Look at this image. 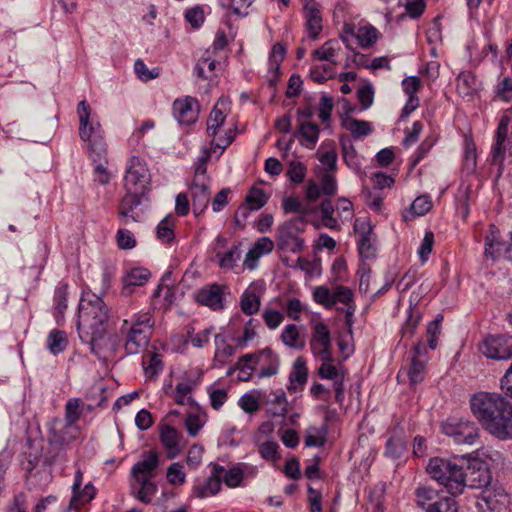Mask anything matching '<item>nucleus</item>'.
<instances>
[{
    "instance_id": "nucleus-2",
    "label": "nucleus",
    "mask_w": 512,
    "mask_h": 512,
    "mask_svg": "<svg viewBox=\"0 0 512 512\" xmlns=\"http://www.w3.org/2000/svg\"><path fill=\"white\" fill-rule=\"evenodd\" d=\"M109 309L105 302L94 294L84 295L78 308V332L83 342L92 347L107 331Z\"/></svg>"
},
{
    "instance_id": "nucleus-17",
    "label": "nucleus",
    "mask_w": 512,
    "mask_h": 512,
    "mask_svg": "<svg viewBox=\"0 0 512 512\" xmlns=\"http://www.w3.org/2000/svg\"><path fill=\"white\" fill-rule=\"evenodd\" d=\"M508 252H510L509 242L502 238L499 229L495 225H490L485 237V256L496 259Z\"/></svg>"
},
{
    "instance_id": "nucleus-18",
    "label": "nucleus",
    "mask_w": 512,
    "mask_h": 512,
    "mask_svg": "<svg viewBox=\"0 0 512 512\" xmlns=\"http://www.w3.org/2000/svg\"><path fill=\"white\" fill-rule=\"evenodd\" d=\"M202 180V178L193 180L190 186L193 212L196 216L201 215L210 202V182H204Z\"/></svg>"
},
{
    "instance_id": "nucleus-64",
    "label": "nucleus",
    "mask_w": 512,
    "mask_h": 512,
    "mask_svg": "<svg viewBox=\"0 0 512 512\" xmlns=\"http://www.w3.org/2000/svg\"><path fill=\"white\" fill-rule=\"evenodd\" d=\"M271 413L274 416H285L287 413V397L284 392L275 394L272 400Z\"/></svg>"
},
{
    "instance_id": "nucleus-34",
    "label": "nucleus",
    "mask_w": 512,
    "mask_h": 512,
    "mask_svg": "<svg viewBox=\"0 0 512 512\" xmlns=\"http://www.w3.org/2000/svg\"><path fill=\"white\" fill-rule=\"evenodd\" d=\"M221 104L222 101H218L208 117L207 133L210 137L216 136L218 129L223 125L225 121L226 116L224 115L223 111L219 108Z\"/></svg>"
},
{
    "instance_id": "nucleus-46",
    "label": "nucleus",
    "mask_w": 512,
    "mask_h": 512,
    "mask_svg": "<svg viewBox=\"0 0 512 512\" xmlns=\"http://www.w3.org/2000/svg\"><path fill=\"white\" fill-rule=\"evenodd\" d=\"M357 39L362 48L372 46L377 40V30L373 26H363L358 29Z\"/></svg>"
},
{
    "instance_id": "nucleus-55",
    "label": "nucleus",
    "mask_w": 512,
    "mask_h": 512,
    "mask_svg": "<svg viewBox=\"0 0 512 512\" xmlns=\"http://www.w3.org/2000/svg\"><path fill=\"white\" fill-rule=\"evenodd\" d=\"M186 21L194 28L198 29L205 21V15L202 7L195 6L185 12Z\"/></svg>"
},
{
    "instance_id": "nucleus-12",
    "label": "nucleus",
    "mask_w": 512,
    "mask_h": 512,
    "mask_svg": "<svg viewBox=\"0 0 512 512\" xmlns=\"http://www.w3.org/2000/svg\"><path fill=\"white\" fill-rule=\"evenodd\" d=\"M310 349L312 353L317 357H323L332 354L330 331L328 326L322 321H317L312 326Z\"/></svg>"
},
{
    "instance_id": "nucleus-6",
    "label": "nucleus",
    "mask_w": 512,
    "mask_h": 512,
    "mask_svg": "<svg viewBox=\"0 0 512 512\" xmlns=\"http://www.w3.org/2000/svg\"><path fill=\"white\" fill-rule=\"evenodd\" d=\"M307 227L304 216L294 217L278 226L276 231L277 247L286 252L300 253L305 248V240L302 238Z\"/></svg>"
},
{
    "instance_id": "nucleus-3",
    "label": "nucleus",
    "mask_w": 512,
    "mask_h": 512,
    "mask_svg": "<svg viewBox=\"0 0 512 512\" xmlns=\"http://www.w3.org/2000/svg\"><path fill=\"white\" fill-rule=\"evenodd\" d=\"M79 116V136L86 143V148L94 162L107 155L106 143L102 126L97 121L90 119L91 109L89 104L82 100L77 107Z\"/></svg>"
},
{
    "instance_id": "nucleus-30",
    "label": "nucleus",
    "mask_w": 512,
    "mask_h": 512,
    "mask_svg": "<svg viewBox=\"0 0 512 512\" xmlns=\"http://www.w3.org/2000/svg\"><path fill=\"white\" fill-rule=\"evenodd\" d=\"M254 358L255 356L252 353L241 356L235 366L228 371V375H231L235 370H239V380L249 381L252 376V372L256 370Z\"/></svg>"
},
{
    "instance_id": "nucleus-53",
    "label": "nucleus",
    "mask_w": 512,
    "mask_h": 512,
    "mask_svg": "<svg viewBox=\"0 0 512 512\" xmlns=\"http://www.w3.org/2000/svg\"><path fill=\"white\" fill-rule=\"evenodd\" d=\"M143 365L146 374L150 376H155L162 370V362L156 353H149L147 356H144Z\"/></svg>"
},
{
    "instance_id": "nucleus-14",
    "label": "nucleus",
    "mask_w": 512,
    "mask_h": 512,
    "mask_svg": "<svg viewBox=\"0 0 512 512\" xmlns=\"http://www.w3.org/2000/svg\"><path fill=\"white\" fill-rule=\"evenodd\" d=\"M138 193L128 192L119 203L118 217L124 226L132 222L140 221V214L135 209L141 204V197Z\"/></svg>"
},
{
    "instance_id": "nucleus-25",
    "label": "nucleus",
    "mask_w": 512,
    "mask_h": 512,
    "mask_svg": "<svg viewBox=\"0 0 512 512\" xmlns=\"http://www.w3.org/2000/svg\"><path fill=\"white\" fill-rule=\"evenodd\" d=\"M180 437L177 430L170 425H164L161 428L160 439L164 447L168 450V458H175L180 453Z\"/></svg>"
},
{
    "instance_id": "nucleus-16",
    "label": "nucleus",
    "mask_w": 512,
    "mask_h": 512,
    "mask_svg": "<svg viewBox=\"0 0 512 512\" xmlns=\"http://www.w3.org/2000/svg\"><path fill=\"white\" fill-rule=\"evenodd\" d=\"M158 465L159 457L156 451L144 452L142 454V460L133 465L131 469V476L134 480H151Z\"/></svg>"
},
{
    "instance_id": "nucleus-36",
    "label": "nucleus",
    "mask_w": 512,
    "mask_h": 512,
    "mask_svg": "<svg viewBox=\"0 0 512 512\" xmlns=\"http://www.w3.org/2000/svg\"><path fill=\"white\" fill-rule=\"evenodd\" d=\"M68 344V340L63 331L52 330L47 338V348L52 354H59L63 352Z\"/></svg>"
},
{
    "instance_id": "nucleus-20",
    "label": "nucleus",
    "mask_w": 512,
    "mask_h": 512,
    "mask_svg": "<svg viewBox=\"0 0 512 512\" xmlns=\"http://www.w3.org/2000/svg\"><path fill=\"white\" fill-rule=\"evenodd\" d=\"M254 363L260 366L259 377H271L275 375L279 367V357L269 348H265L258 353H253Z\"/></svg>"
},
{
    "instance_id": "nucleus-60",
    "label": "nucleus",
    "mask_w": 512,
    "mask_h": 512,
    "mask_svg": "<svg viewBox=\"0 0 512 512\" xmlns=\"http://www.w3.org/2000/svg\"><path fill=\"white\" fill-rule=\"evenodd\" d=\"M134 70H135V73L137 74V76L142 81H149V80L155 79L159 76L158 69L149 70L147 68V66L145 65V63L141 59H138L135 61Z\"/></svg>"
},
{
    "instance_id": "nucleus-33",
    "label": "nucleus",
    "mask_w": 512,
    "mask_h": 512,
    "mask_svg": "<svg viewBox=\"0 0 512 512\" xmlns=\"http://www.w3.org/2000/svg\"><path fill=\"white\" fill-rule=\"evenodd\" d=\"M327 425L322 424L320 427L311 426L307 428L305 435V445L307 447H322L326 443Z\"/></svg>"
},
{
    "instance_id": "nucleus-42",
    "label": "nucleus",
    "mask_w": 512,
    "mask_h": 512,
    "mask_svg": "<svg viewBox=\"0 0 512 512\" xmlns=\"http://www.w3.org/2000/svg\"><path fill=\"white\" fill-rule=\"evenodd\" d=\"M174 220L171 216L165 217L157 226V238L163 243H168L174 239Z\"/></svg>"
},
{
    "instance_id": "nucleus-1",
    "label": "nucleus",
    "mask_w": 512,
    "mask_h": 512,
    "mask_svg": "<svg viewBox=\"0 0 512 512\" xmlns=\"http://www.w3.org/2000/svg\"><path fill=\"white\" fill-rule=\"evenodd\" d=\"M470 408L483 428L498 439L512 438V405L497 393L478 392Z\"/></svg>"
},
{
    "instance_id": "nucleus-29",
    "label": "nucleus",
    "mask_w": 512,
    "mask_h": 512,
    "mask_svg": "<svg viewBox=\"0 0 512 512\" xmlns=\"http://www.w3.org/2000/svg\"><path fill=\"white\" fill-rule=\"evenodd\" d=\"M340 51V46L337 41L329 40L322 46L313 51V57L318 61H325V64H331L333 67L336 65V56Z\"/></svg>"
},
{
    "instance_id": "nucleus-51",
    "label": "nucleus",
    "mask_w": 512,
    "mask_h": 512,
    "mask_svg": "<svg viewBox=\"0 0 512 512\" xmlns=\"http://www.w3.org/2000/svg\"><path fill=\"white\" fill-rule=\"evenodd\" d=\"M245 200L249 207L258 210L266 204L268 197L262 189L254 188L248 193Z\"/></svg>"
},
{
    "instance_id": "nucleus-44",
    "label": "nucleus",
    "mask_w": 512,
    "mask_h": 512,
    "mask_svg": "<svg viewBox=\"0 0 512 512\" xmlns=\"http://www.w3.org/2000/svg\"><path fill=\"white\" fill-rule=\"evenodd\" d=\"M344 127L349 130L355 138L366 136L371 133L368 122L357 119H348L344 122Z\"/></svg>"
},
{
    "instance_id": "nucleus-45",
    "label": "nucleus",
    "mask_w": 512,
    "mask_h": 512,
    "mask_svg": "<svg viewBox=\"0 0 512 512\" xmlns=\"http://www.w3.org/2000/svg\"><path fill=\"white\" fill-rule=\"evenodd\" d=\"M308 371L306 362L302 357H298L293 366V372L290 374L291 383H298L303 385L307 382Z\"/></svg>"
},
{
    "instance_id": "nucleus-27",
    "label": "nucleus",
    "mask_w": 512,
    "mask_h": 512,
    "mask_svg": "<svg viewBox=\"0 0 512 512\" xmlns=\"http://www.w3.org/2000/svg\"><path fill=\"white\" fill-rule=\"evenodd\" d=\"M58 424H60V422H55L51 426L49 434L52 436H58L60 442H62L63 445L68 448L71 442L79 437V428L70 423H66L61 428H59Z\"/></svg>"
},
{
    "instance_id": "nucleus-19",
    "label": "nucleus",
    "mask_w": 512,
    "mask_h": 512,
    "mask_svg": "<svg viewBox=\"0 0 512 512\" xmlns=\"http://www.w3.org/2000/svg\"><path fill=\"white\" fill-rule=\"evenodd\" d=\"M196 301L213 310H221L223 304V286L210 284L201 288L195 295Z\"/></svg>"
},
{
    "instance_id": "nucleus-39",
    "label": "nucleus",
    "mask_w": 512,
    "mask_h": 512,
    "mask_svg": "<svg viewBox=\"0 0 512 512\" xmlns=\"http://www.w3.org/2000/svg\"><path fill=\"white\" fill-rule=\"evenodd\" d=\"M298 133L301 137L307 141L311 146L307 145V147L311 148L314 146L319 138V127L317 124L307 121H302L299 124Z\"/></svg>"
},
{
    "instance_id": "nucleus-4",
    "label": "nucleus",
    "mask_w": 512,
    "mask_h": 512,
    "mask_svg": "<svg viewBox=\"0 0 512 512\" xmlns=\"http://www.w3.org/2000/svg\"><path fill=\"white\" fill-rule=\"evenodd\" d=\"M153 326L152 315L148 312L135 314L131 324L123 320L120 332L125 335V350L128 354H138L147 347Z\"/></svg>"
},
{
    "instance_id": "nucleus-23",
    "label": "nucleus",
    "mask_w": 512,
    "mask_h": 512,
    "mask_svg": "<svg viewBox=\"0 0 512 512\" xmlns=\"http://www.w3.org/2000/svg\"><path fill=\"white\" fill-rule=\"evenodd\" d=\"M130 492L138 501L149 504L157 492V486L152 480H133L130 483Z\"/></svg>"
},
{
    "instance_id": "nucleus-21",
    "label": "nucleus",
    "mask_w": 512,
    "mask_h": 512,
    "mask_svg": "<svg viewBox=\"0 0 512 512\" xmlns=\"http://www.w3.org/2000/svg\"><path fill=\"white\" fill-rule=\"evenodd\" d=\"M303 11L308 34L316 39L322 31V16L318 4L314 0H305Z\"/></svg>"
},
{
    "instance_id": "nucleus-28",
    "label": "nucleus",
    "mask_w": 512,
    "mask_h": 512,
    "mask_svg": "<svg viewBox=\"0 0 512 512\" xmlns=\"http://www.w3.org/2000/svg\"><path fill=\"white\" fill-rule=\"evenodd\" d=\"M67 447L60 442L58 436H48V448L45 456V462L49 464L62 462L66 460Z\"/></svg>"
},
{
    "instance_id": "nucleus-26",
    "label": "nucleus",
    "mask_w": 512,
    "mask_h": 512,
    "mask_svg": "<svg viewBox=\"0 0 512 512\" xmlns=\"http://www.w3.org/2000/svg\"><path fill=\"white\" fill-rule=\"evenodd\" d=\"M362 232L358 240L359 253L362 257L372 258L376 255L375 235L372 227L368 224L361 223Z\"/></svg>"
},
{
    "instance_id": "nucleus-7",
    "label": "nucleus",
    "mask_w": 512,
    "mask_h": 512,
    "mask_svg": "<svg viewBox=\"0 0 512 512\" xmlns=\"http://www.w3.org/2000/svg\"><path fill=\"white\" fill-rule=\"evenodd\" d=\"M509 496L502 484L494 481L476 496V508L479 512H506Z\"/></svg>"
},
{
    "instance_id": "nucleus-43",
    "label": "nucleus",
    "mask_w": 512,
    "mask_h": 512,
    "mask_svg": "<svg viewBox=\"0 0 512 512\" xmlns=\"http://www.w3.org/2000/svg\"><path fill=\"white\" fill-rule=\"evenodd\" d=\"M335 75V69L331 64H322L313 67L310 70V78L319 84L324 83L327 79Z\"/></svg>"
},
{
    "instance_id": "nucleus-13",
    "label": "nucleus",
    "mask_w": 512,
    "mask_h": 512,
    "mask_svg": "<svg viewBox=\"0 0 512 512\" xmlns=\"http://www.w3.org/2000/svg\"><path fill=\"white\" fill-rule=\"evenodd\" d=\"M173 113L179 123L186 125L193 124L198 118V101L190 96L184 99H177L173 103Z\"/></svg>"
},
{
    "instance_id": "nucleus-48",
    "label": "nucleus",
    "mask_w": 512,
    "mask_h": 512,
    "mask_svg": "<svg viewBox=\"0 0 512 512\" xmlns=\"http://www.w3.org/2000/svg\"><path fill=\"white\" fill-rule=\"evenodd\" d=\"M443 320L442 315H438L435 320L431 321L427 326V344L430 349L437 347V339L441 333V321Z\"/></svg>"
},
{
    "instance_id": "nucleus-49",
    "label": "nucleus",
    "mask_w": 512,
    "mask_h": 512,
    "mask_svg": "<svg viewBox=\"0 0 512 512\" xmlns=\"http://www.w3.org/2000/svg\"><path fill=\"white\" fill-rule=\"evenodd\" d=\"M425 509L426 512H457L455 501L452 498H441L428 504Z\"/></svg>"
},
{
    "instance_id": "nucleus-62",
    "label": "nucleus",
    "mask_w": 512,
    "mask_h": 512,
    "mask_svg": "<svg viewBox=\"0 0 512 512\" xmlns=\"http://www.w3.org/2000/svg\"><path fill=\"white\" fill-rule=\"evenodd\" d=\"M432 207V203L427 196H419L417 197L413 203L411 204V211L416 216H422L426 214Z\"/></svg>"
},
{
    "instance_id": "nucleus-40",
    "label": "nucleus",
    "mask_w": 512,
    "mask_h": 512,
    "mask_svg": "<svg viewBox=\"0 0 512 512\" xmlns=\"http://www.w3.org/2000/svg\"><path fill=\"white\" fill-rule=\"evenodd\" d=\"M255 444L258 446V452L265 460L276 461L278 456V444L273 441H262L259 436H255Z\"/></svg>"
},
{
    "instance_id": "nucleus-41",
    "label": "nucleus",
    "mask_w": 512,
    "mask_h": 512,
    "mask_svg": "<svg viewBox=\"0 0 512 512\" xmlns=\"http://www.w3.org/2000/svg\"><path fill=\"white\" fill-rule=\"evenodd\" d=\"M240 307L244 314L253 315L260 308V298L254 292L246 291L240 300Z\"/></svg>"
},
{
    "instance_id": "nucleus-32",
    "label": "nucleus",
    "mask_w": 512,
    "mask_h": 512,
    "mask_svg": "<svg viewBox=\"0 0 512 512\" xmlns=\"http://www.w3.org/2000/svg\"><path fill=\"white\" fill-rule=\"evenodd\" d=\"M457 91L462 97L472 96L479 88L476 77L471 72H462L457 78Z\"/></svg>"
},
{
    "instance_id": "nucleus-47",
    "label": "nucleus",
    "mask_w": 512,
    "mask_h": 512,
    "mask_svg": "<svg viewBox=\"0 0 512 512\" xmlns=\"http://www.w3.org/2000/svg\"><path fill=\"white\" fill-rule=\"evenodd\" d=\"M306 174L307 167L302 162L293 160L289 163L287 176L293 183H302Z\"/></svg>"
},
{
    "instance_id": "nucleus-5",
    "label": "nucleus",
    "mask_w": 512,
    "mask_h": 512,
    "mask_svg": "<svg viewBox=\"0 0 512 512\" xmlns=\"http://www.w3.org/2000/svg\"><path fill=\"white\" fill-rule=\"evenodd\" d=\"M432 479L443 485L453 495H459L465 488L462 466L442 458H433L427 466Z\"/></svg>"
},
{
    "instance_id": "nucleus-24",
    "label": "nucleus",
    "mask_w": 512,
    "mask_h": 512,
    "mask_svg": "<svg viewBox=\"0 0 512 512\" xmlns=\"http://www.w3.org/2000/svg\"><path fill=\"white\" fill-rule=\"evenodd\" d=\"M223 469L216 467L212 476H210L205 483L194 487V494L199 498H205L215 495L221 489V473Z\"/></svg>"
},
{
    "instance_id": "nucleus-58",
    "label": "nucleus",
    "mask_w": 512,
    "mask_h": 512,
    "mask_svg": "<svg viewBox=\"0 0 512 512\" xmlns=\"http://www.w3.org/2000/svg\"><path fill=\"white\" fill-rule=\"evenodd\" d=\"M67 295L68 285L60 284L55 291L56 311L63 317L65 310L67 309Z\"/></svg>"
},
{
    "instance_id": "nucleus-63",
    "label": "nucleus",
    "mask_w": 512,
    "mask_h": 512,
    "mask_svg": "<svg viewBox=\"0 0 512 512\" xmlns=\"http://www.w3.org/2000/svg\"><path fill=\"white\" fill-rule=\"evenodd\" d=\"M167 479L173 485H181L185 482V473L180 463H173L168 467Z\"/></svg>"
},
{
    "instance_id": "nucleus-59",
    "label": "nucleus",
    "mask_w": 512,
    "mask_h": 512,
    "mask_svg": "<svg viewBox=\"0 0 512 512\" xmlns=\"http://www.w3.org/2000/svg\"><path fill=\"white\" fill-rule=\"evenodd\" d=\"M314 300L328 308L333 307V291L325 286H318L313 292Z\"/></svg>"
},
{
    "instance_id": "nucleus-52",
    "label": "nucleus",
    "mask_w": 512,
    "mask_h": 512,
    "mask_svg": "<svg viewBox=\"0 0 512 512\" xmlns=\"http://www.w3.org/2000/svg\"><path fill=\"white\" fill-rule=\"evenodd\" d=\"M240 255L241 253L239 247L237 245H233L232 248L223 255L217 253V256L220 257L219 265L225 269H232L235 266L237 260L240 259Z\"/></svg>"
},
{
    "instance_id": "nucleus-61",
    "label": "nucleus",
    "mask_w": 512,
    "mask_h": 512,
    "mask_svg": "<svg viewBox=\"0 0 512 512\" xmlns=\"http://www.w3.org/2000/svg\"><path fill=\"white\" fill-rule=\"evenodd\" d=\"M405 449V442L401 438H391L387 441L386 454L391 458H399Z\"/></svg>"
},
{
    "instance_id": "nucleus-10",
    "label": "nucleus",
    "mask_w": 512,
    "mask_h": 512,
    "mask_svg": "<svg viewBox=\"0 0 512 512\" xmlns=\"http://www.w3.org/2000/svg\"><path fill=\"white\" fill-rule=\"evenodd\" d=\"M484 356L494 360L512 358V337L508 335L488 336L480 346Z\"/></svg>"
},
{
    "instance_id": "nucleus-38",
    "label": "nucleus",
    "mask_w": 512,
    "mask_h": 512,
    "mask_svg": "<svg viewBox=\"0 0 512 512\" xmlns=\"http://www.w3.org/2000/svg\"><path fill=\"white\" fill-rule=\"evenodd\" d=\"M95 488L92 484H86L82 490L73 492V496L70 500V506L74 509H78L80 506L90 502L95 496Z\"/></svg>"
},
{
    "instance_id": "nucleus-22",
    "label": "nucleus",
    "mask_w": 512,
    "mask_h": 512,
    "mask_svg": "<svg viewBox=\"0 0 512 512\" xmlns=\"http://www.w3.org/2000/svg\"><path fill=\"white\" fill-rule=\"evenodd\" d=\"M150 278V273L144 268H134L123 277L122 295L129 297L137 286H143Z\"/></svg>"
},
{
    "instance_id": "nucleus-9",
    "label": "nucleus",
    "mask_w": 512,
    "mask_h": 512,
    "mask_svg": "<svg viewBox=\"0 0 512 512\" xmlns=\"http://www.w3.org/2000/svg\"><path fill=\"white\" fill-rule=\"evenodd\" d=\"M151 181L150 172L138 157L130 158L124 177V186L128 192L145 195Z\"/></svg>"
},
{
    "instance_id": "nucleus-35",
    "label": "nucleus",
    "mask_w": 512,
    "mask_h": 512,
    "mask_svg": "<svg viewBox=\"0 0 512 512\" xmlns=\"http://www.w3.org/2000/svg\"><path fill=\"white\" fill-rule=\"evenodd\" d=\"M281 338L288 347L302 349L305 346V341L300 337L297 326L294 324H289L285 327Z\"/></svg>"
},
{
    "instance_id": "nucleus-31",
    "label": "nucleus",
    "mask_w": 512,
    "mask_h": 512,
    "mask_svg": "<svg viewBox=\"0 0 512 512\" xmlns=\"http://www.w3.org/2000/svg\"><path fill=\"white\" fill-rule=\"evenodd\" d=\"M321 361V365L318 369V375L323 379H330L333 381V384L337 380L344 381V376L340 373L337 367L333 364L334 358L333 355H327L323 357H319Z\"/></svg>"
},
{
    "instance_id": "nucleus-11",
    "label": "nucleus",
    "mask_w": 512,
    "mask_h": 512,
    "mask_svg": "<svg viewBox=\"0 0 512 512\" xmlns=\"http://www.w3.org/2000/svg\"><path fill=\"white\" fill-rule=\"evenodd\" d=\"M465 487L483 490L492 485L491 473L485 463L475 460L467 465L463 473Z\"/></svg>"
},
{
    "instance_id": "nucleus-15",
    "label": "nucleus",
    "mask_w": 512,
    "mask_h": 512,
    "mask_svg": "<svg viewBox=\"0 0 512 512\" xmlns=\"http://www.w3.org/2000/svg\"><path fill=\"white\" fill-rule=\"evenodd\" d=\"M428 361L426 348L423 343L419 341L413 347V356L411 358L408 376L412 384L420 383L425 378V365Z\"/></svg>"
},
{
    "instance_id": "nucleus-37",
    "label": "nucleus",
    "mask_w": 512,
    "mask_h": 512,
    "mask_svg": "<svg viewBox=\"0 0 512 512\" xmlns=\"http://www.w3.org/2000/svg\"><path fill=\"white\" fill-rule=\"evenodd\" d=\"M285 54H286V50L282 44H280V43L274 44V46L272 47V51L270 53V57H269L270 68L275 76V79H270V83L272 85L275 84L276 79L279 75L280 64L284 60Z\"/></svg>"
},
{
    "instance_id": "nucleus-8",
    "label": "nucleus",
    "mask_w": 512,
    "mask_h": 512,
    "mask_svg": "<svg viewBox=\"0 0 512 512\" xmlns=\"http://www.w3.org/2000/svg\"><path fill=\"white\" fill-rule=\"evenodd\" d=\"M442 432L453 438L457 444L473 445L479 438V428L476 423L463 418H448L442 424Z\"/></svg>"
},
{
    "instance_id": "nucleus-56",
    "label": "nucleus",
    "mask_w": 512,
    "mask_h": 512,
    "mask_svg": "<svg viewBox=\"0 0 512 512\" xmlns=\"http://www.w3.org/2000/svg\"><path fill=\"white\" fill-rule=\"evenodd\" d=\"M116 240L120 249L127 250L136 246V239L133 233L124 228H120L117 231Z\"/></svg>"
},
{
    "instance_id": "nucleus-50",
    "label": "nucleus",
    "mask_w": 512,
    "mask_h": 512,
    "mask_svg": "<svg viewBox=\"0 0 512 512\" xmlns=\"http://www.w3.org/2000/svg\"><path fill=\"white\" fill-rule=\"evenodd\" d=\"M81 416L80 399H69L65 406V419L66 423L75 425Z\"/></svg>"
},
{
    "instance_id": "nucleus-57",
    "label": "nucleus",
    "mask_w": 512,
    "mask_h": 512,
    "mask_svg": "<svg viewBox=\"0 0 512 512\" xmlns=\"http://www.w3.org/2000/svg\"><path fill=\"white\" fill-rule=\"evenodd\" d=\"M495 95L503 101L512 99V79L508 76L504 77L496 86Z\"/></svg>"
},
{
    "instance_id": "nucleus-54",
    "label": "nucleus",
    "mask_w": 512,
    "mask_h": 512,
    "mask_svg": "<svg viewBox=\"0 0 512 512\" xmlns=\"http://www.w3.org/2000/svg\"><path fill=\"white\" fill-rule=\"evenodd\" d=\"M215 344L217 346L215 356L220 358L222 361H225L235 353V348L232 345L227 344L225 337L220 334L215 336Z\"/></svg>"
}]
</instances>
